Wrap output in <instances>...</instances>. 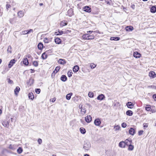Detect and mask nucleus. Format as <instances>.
Instances as JSON below:
<instances>
[{
    "mask_svg": "<svg viewBox=\"0 0 156 156\" xmlns=\"http://www.w3.org/2000/svg\"><path fill=\"white\" fill-rule=\"evenodd\" d=\"M119 146L121 147L124 148L125 146V143L124 142L122 141L119 143Z\"/></svg>",
    "mask_w": 156,
    "mask_h": 156,
    "instance_id": "17",
    "label": "nucleus"
},
{
    "mask_svg": "<svg viewBox=\"0 0 156 156\" xmlns=\"http://www.w3.org/2000/svg\"><path fill=\"white\" fill-rule=\"evenodd\" d=\"M23 63L26 65H27L29 63L28 59H24Z\"/></svg>",
    "mask_w": 156,
    "mask_h": 156,
    "instance_id": "38",
    "label": "nucleus"
},
{
    "mask_svg": "<svg viewBox=\"0 0 156 156\" xmlns=\"http://www.w3.org/2000/svg\"><path fill=\"white\" fill-rule=\"evenodd\" d=\"M80 131L81 133L83 134H85L86 132V129L83 127H81L80 129Z\"/></svg>",
    "mask_w": 156,
    "mask_h": 156,
    "instance_id": "31",
    "label": "nucleus"
},
{
    "mask_svg": "<svg viewBox=\"0 0 156 156\" xmlns=\"http://www.w3.org/2000/svg\"><path fill=\"white\" fill-rule=\"evenodd\" d=\"M7 51L8 53H12V47L11 46L9 45L8 47Z\"/></svg>",
    "mask_w": 156,
    "mask_h": 156,
    "instance_id": "34",
    "label": "nucleus"
},
{
    "mask_svg": "<svg viewBox=\"0 0 156 156\" xmlns=\"http://www.w3.org/2000/svg\"><path fill=\"white\" fill-rule=\"evenodd\" d=\"M33 65L35 66H37L38 65V63L37 61H34L33 62Z\"/></svg>",
    "mask_w": 156,
    "mask_h": 156,
    "instance_id": "44",
    "label": "nucleus"
},
{
    "mask_svg": "<svg viewBox=\"0 0 156 156\" xmlns=\"http://www.w3.org/2000/svg\"><path fill=\"white\" fill-rule=\"evenodd\" d=\"M91 147L90 142L88 141H85L84 143L83 148L85 150H88Z\"/></svg>",
    "mask_w": 156,
    "mask_h": 156,
    "instance_id": "2",
    "label": "nucleus"
},
{
    "mask_svg": "<svg viewBox=\"0 0 156 156\" xmlns=\"http://www.w3.org/2000/svg\"><path fill=\"white\" fill-rule=\"evenodd\" d=\"M10 7V5L9 4H7L6 6V9H7Z\"/></svg>",
    "mask_w": 156,
    "mask_h": 156,
    "instance_id": "58",
    "label": "nucleus"
},
{
    "mask_svg": "<svg viewBox=\"0 0 156 156\" xmlns=\"http://www.w3.org/2000/svg\"><path fill=\"white\" fill-rule=\"evenodd\" d=\"M37 142L38 144H41L42 143V140L41 139H39L37 140Z\"/></svg>",
    "mask_w": 156,
    "mask_h": 156,
    "instance_id": "48",
    "label": "nucleus"
},
{
    "mask_svg": "<svg viewBox=\"0 0 156 156\" xmlns=\"http://www.w3.org/2000/svg\"><path fill=\"white\" fill-rule=\"evenodd\" d=\"M148 127V125L147 123H144V127Z\"/></svg>",
    "mask_w": 156,
    "mask_h": 156,
    "instance_id": "60",
    "label": "nucleus"
},
{
    "mask_svg": "<svg viewBox=\"0 0 156 156\" xmlns=\"http://www.w3.org/2000/svg\"><path fill=\"white\" fill-rule=\"evenodd\" d=\"M84 11L88 12H90L91 11V9L88 6H85L83 8Z\"/></svg>",
    "mask_w": 156,
    "mask_h": 156,
    "instance_id": "11",
    "label": "nucleus"
},
{
    "mask_svg": "<svg viewBox=\"0 0 156 156\" xmlns=\"http://www.w3.org/2000/svg\"><path fill=\"white\" fill-rule=\"evenodd\" d=\"M98 31H90H90H87V33H90V34H91L92 33H98Z\"/></svg>",
    "mask_w": 156,
    "mask_h": 156,
    "instance_id": "41",
    "label": "nucleus"
},
{
    "mask_svg": "<svg viewBox=\"0 0 156 156\" xmlns=\"http://www.w3.org/2000/svg\"><path fill=\"white\" fill-rule=\"evenodd\" d=\"M149 76L152 78H154L156 77V74L153 71H151L149 73Z\"/></svg>",
    "mask_w": 156,
    "mask_h": 156,
    "instance_id": "7",
    "label": "nucleus"
},
{
    "mask_svg": "<svg viewBox=\"0 0 156 156\" xmlns=\"http://www.w3.org/2000/svg\"><path fill=\"white\" fill-rule=\"evenodd\" d=\"M79 68V67L78 66H75L73 68V71L74 72L76 73L78 71Z\"/></svg>",
    "mask_w": 156,
    "mask_h": 156,
    "instance_id": "21",
    "label": "nucleus"
},
{
    "mask_svg": "<svg viewBox=\"0 0 156 156\" xmlns=\"http://www.w3.org/2000/svg\"><path fill=\"white\" fill-rule=\"evenodd\" d=\"M27 31L28 34H29L31 32L33 33V30L32 29H30V30H27Z\"/></svg>",
    "mask_w": 156,
    "mask_h": 156,
    "instance_id": "51",
    "label": "nucleus"
},
{
    "mask_svg": "<svg viewBox=\"0 0 156 156\" xmlns=\"http://www.w3.org/2000/svg\"><path fill=\"white\" fill-rule=\"evenodd\" d=\"M151 109L150 106L149 105H147L145 107L146 110L148 111H150Z\"/></svg>",
    "mask_w": 156,
    "mask_h": 156,
    "instance_id": "40",
    "label": "nucleus"
},
{
    "mask_svg": "<svg viewBox=\"0 0 156 156\" xmlns=\"http://www.w3.org/2000/svg\"><path fill=\"white\" fill-rule=\"evenodd\" d=\"M13 19H10L9 20V21L10 23L11 24L12 23V22H13Z\"/></svg>",
    "mask_w": 156,
    "mask_h": 156,
    "instance_id": "61",
    "label": "nucleus"
},
{
    "mask_svg": "<svg viewBox=\"0 0 156 156\" xmlns=\"http://www.w3.org/2000/svg\"><path fill=\"white\" fill-rule=\"evenodd\" d=\"M83 39L85 40H90L94 39V36L93 34L90 35L88 34H83L82 36Z\"/></svg>",
    "mask_w": 156,
    "mask_h": 156,
    "instance_id": "1",
    "label": "nucleus"
},
{
    "mask_svg": "<svg viewBox=\"0 0 156 156\" xmlns=\"http://www.w3.org/2000/svg\"><path fill=\"white\" fill-rule=\"evenodd\" d=\"M126 126V124L125 122H123L122 124V126L123 128H125Z\"/></svg>",
    "mask_w": 156,
    "mask_h": 156,
    "instance_id": "47",
    "label": "nucleus"
},
{
    "mask_svg": "<svg viewBox=\"0 0 156 156\" xmlns=\"http://www.w3.org/2000/svg\"><path fill=\"white\" fill-rule=\"evenodd\" d=\"M128 146V150L129 151H132L134 149V146L131 144H129Z\"/></svg>",
    "mask_w": 156,
    "mask_h": 156,
    "instance_id": "33",
    "label": "nucleus"
},
{
    "mask_svg": "<svg viewBox=\"0 0 156 156\" xmlns=\"http://www.w3.org/2000/svg\"><path fill=\"white\" fill-rule=\"evenodd\" d=\"M133 55L134 57L136 58H139L140 57L141 54L138 52L136 51L134 52Z\"/></svg>",
    "mask_w": 156,
    "mask_h": 156,
    "instance_id": "10",
    "label": "nucleus"
},
{
    "mask_svg": "<svg viewBox=\"0 0 156 156\" xmlns=\"http://www.w3.org/2000/svg\"><path fill=\"white\" fill-rule=\"evenodd\" d=\"M120 38L119 37H112L110 38L111 40L119 41L120 40Z\"/></svg>",
    "mask_w": 156,
    "mask_h": 156,
    "instance_id": "28",
    "label": "nucleus"
},
{
    "mask_svg": "<svg viewBox=\"0 0 156 156\" xmlns=\"http://www.w3.org/2000/svg\"><path fill=\"white\" fill-rule=\"evenodd\" d=\"M44 41L45 43H48L49 40L47 38H45L44 40Z\"/></svg>",
    "mask_w": 156,
    "mask_h": 156,
    "instance_id": "46",
    "label": "nucleus"
},
{
    "mask_svg": "<svg viewBox=\"0 0 156 156\" xmlns=\"http://www.w3.org/2000/svg\"><path fill=\"white\" fill-rule=\"evenodd\" d=\"M37 47L40 50H41L43 47V44L41 42L39 43L38 44Z\"/></svg>",
    "mask_w": 156,
    "mask_h": 156,
    "instance_id": "30",
    "label": "nucleus"
},
{
    "mask_svg": "<svg viewBox=\"0 0 156 156\" xmlns=\"http://www.w3.org/2000/svg\"><path fill=\"white\" fill-rule=\"evenodd\" d=\"M153 97L154 100L156 101V94H154L153 95Z\"/></svg>",
    "mask_w": 156,
    "mask_h": 156,
    "instance_id": "59",
    "label": "nucleus"
},
{
    "mask_svg": "<svg viewBox=\"0 0 156 156\" xmlns=\"http://www.w3.org/2000/svg\"><path fill=\"white\" fill-rule=\"evenodd\" d=\"M29 98L31 100H33L34 98V96L33 93H30L28 94Z\"/></svg>",
    "mask_w": 156,
    "mask_h": 156,
    "instance_id": "32",
    "label": "nucleus"
},
{
    "mask_svg": "<svg viewBox=\"0 0 156 156\" xmlns=\"http://www.w3.org/2000/svg\"><path fill=\"white\" fill-rule=\"evenodd\" d=\"M16 61L15 59H12L11 60L8 64V67L9 68H11L13 65L15 63Z\"/></svg>",
    "mask_w": 156,
    "mask_h": 156,
    "instance_id": "4",
    "label": "nucleus"
},
{
    "mask_svg": "<svg viewBox=\"0 0 156 156\" xmlns=\"http://www.w3.org/2000/svg\"><path fill=\"white\" fill-rule=\"evenodd\" d=\"M64 34V30L62 31V30H58V32H55V34L57 35H61V34Z\"/></svg>",
    "mask_w": 156,
    "mask_h": 156,
    "instance_id": "26",
    "label": "nucleus"
},
{
    "mask_svg": "<svg viewBox=\"0 0 156 156\" xmlns=\"http://www.w3.org/2000/svg\"><path fill=\"white\" fill-rule=\"evenodd\" d=\"M125 29L126 31H131L133 30V27L132 26H127Z\"/></svg>",
    "mask_w": 156,
    "mask_h": 156,
    "instance_id": "18",
    "label": "nucleus"
},
{
    "mask_svg": "<svg viewBox=\"0 0 156 156\" xmlns=\"http://www.w3.org/2000/svg\"><path fill=\"white\" fill-rule=\"evenodd\" d=\"M60 69V67L59 66L56 67L55 70L53 71V73H52L51 75V77L53 78V75L54 76L55 74L59 71Z\"/></svg>",
    "mask_w": 156,
    "mask_h": 156,
    "instance_id": "3",
    "label": "nucleus"
},
{
    "mask_svg": "<svg viewBox=\"0 0 156 156\" xmlns=\"http://www.w3.org/2000/svg\"><path fill=\"white\" fill-rule=\"evenodd\" d=\"M120 128V126H115L114 128L115 130H119Z\"/></svg>",
    "mask_w": 156,
    "mask_h": 156,
    "instance_id": "50",
    "label": "nucleus"
},
{
    "mask_svg": "<svg viewBox=\"0 0 156 156\" xmlns=\"http://www.w3.org/2000/svg\"><path fill=\"white\" fill-rule=\"evenodd\" d=\"M105 98V95L104 94H101L98 96L97 98V99L98 100L101 101L103 100Z\"/></svg>",
    "mask_w": 156,
    "mask_h": 156,
    "instance_id": "12",
    "label": "nucleus"
},
{
    "mask_svg": "<svg viewBox=\"0 0 156 156\" xmlns=\"http://www.w3.org/2000/svg\"><path fill=\"white\" fill-rule=\"evenodd\" d=\"M129 139H126L125 141H124L125 143V145H126L127 146L129 145Z\"/></svg>",
    "mask_w": 156,
    "mask_h": 156,
    "instance_id": "42",
    "label": "nucleus"
},
{
    "mask_svg": "<svg viewBox=\"0 0 156 156\" xmlns=\"http://www.w3.org/2000/svg\"><path fill=\"white\" fill-rule=\"evenodd\" d=\"M73 72L72 71V70H71L70 71H69L67 73V75L69 77H70L72 76V74H73Z\"/></svg>",
    "mask_w": 156,
    "mask_h": 156,
    "instance_id": "39",
    "label": "nucleus"
},
{
    "mask_svg": "<svg viewBox=\"0 0 156 156\" xmlns=\"http://www.w3.org/2000/svg\"><path fill=\"white\" fill-rule=\"evenodd\" d=\"M151 111L152 112V113L155 112H156L155 110H154V109L153 110L152 109H151Z\"/></svg>",
    "mask_w": 156,
    "mask_h": 156,
    "instance_id": "64",
    "label": "nucleus"
},
{
    "mask_svg": "<svg viewBox=\"0 0 156 156\" xmlns=\"http://www.w3.org/2000/svg\"><path fill=\"white\" fill-rule=\"evenodd\" d=\"M17 151L18 153L20 154L22 153L23 151V149L21 147H19L17 149Z\"/></svg>",
    "mask_w": 156,
    "mask_h": 156,
    "instance_id": "35",
    "label": "nucleus"
},
{
    "mask_svg": "<svg viewBox=\"0 0 156 156\" xmlns=\"http://www.w3.org/2000/svg\"><path fill=\"white\" fill-rule=\"evenodd\" d=\"M151 87L153 89H156V86L153 85H151L148 87Z\"/></svg>",
    "mask_w": 156,
    "mask_h": 156,
    "instance_id": "54",
    "label": "nucleus"
},
{
    "mask_svg": "<svg viewBox=\"0 0 156 156\" xmlns=\"http://www.w3.org/2000/svg\"><path fill=\"white\" fill-rule=\"evenodd\" d=\"M126 105L127 107L130 108H132L133 107V104L131 102H128L126 103Z\"/></svg>",
    "mask_w": 156,
    "mask_h": 156,
    "instance_id": "13",
    "label": "nucleus"
},
{
    "mask_svg": "<svg viewBox=\"0 0 156 156\" xmlns=\"http://www.w3.org/2000/svg\"><path fill=\"white\" fill-rule=\"evenodd\" d=\"M58 62L59 64L62 65H64L66 63V62L64 59H59Z\"/></svg>",
    "mask_w": 156,
    "mask_h": 156,
    "instance_id": "15",
    "label": "nucleus"
},
{
    "mask_svg": "<svg viewBox=\"0 0 156 156\" xmlns=\"http://www.w3.org/2000/svg\"><path fill=\"white\" fill-rule=\"evenodd\" d=\"M88 96L90 98H93L94 96V93L92 92H89L88 94Z\"/></svg>",
    "mask_w": 156,
    "mask_h": 156,
    "instance_id": "37",
    "label": "nucleus"
},
{
    "mask_svg": "<svg viewBox=\"0 0 156 156\" xmlns=\"http://www.w3.org/2000/svg\"><path fill=\"white\" fill-rule=\"evenodd\" d=\"M2 124L5 127H8L9 126V123L6 120L3 121L2 122Z\"/></svg>",
    "mask_w": 156,
    "mask_h": 156,
    "instance_id": "16",
    "label": "nucleus"
},
{
    "mask_svg": "<svg viewBox=\"0 0 156 156\" xmlns=\"http://www.w3.org/2000/svg\"><path fill=\"white\" fill-rule=\"evenodd\" d=\"M67 15L69 16H71L73 14V10L71 8L69 9L67 11Z\"/></svg>",
    "mask_w": 156,
    "mask_h": 156,
    "instance_id": "5",
    "label": "nucleus"
},
{
    "mask_svg": "<svg viewBox=\"0 0 156 156\" xmlns=\"http://www.w3.org/2000/svg\"><path fill=\"white\" fill-rule=\"evenodd\" d=\"M126 114L127 115L131 116L133 115V112L131 110H128L126 111Z\"/></svg>",
    "mask_w": 156,
    "mask_h": 156,
    "instance_id": "29",
    "label": "nucleus"
},
{
    "mask_svg": "<svg viewBox=\"0 0 156 156\" xmlns=\"http://www.w3.org/2000/svg\"><path fill=\"white\" fill-rule=\"evenodd\" d=\"M151 12L154 13L156 12V7L155 6H152L150 9Z\"/></svg>",
    "mask_w": 156,
    "mask_h": 156,
    "instance_id": "24",
    "label": "nucleus"
},
{
    "mask_svg": "<svg viewBox=\"0 0 156 156\" xmlns=\"http://www.w3.org/2000/svg\"><path fill=\"white\" fill-rule=\"evenodd\" d=\"M35 91L37 94H39L41 91V90L40 89H36L35 90Z\"/></svg>",
    "mask_w": 156,
    "mask_h": 156,
    "instance_id": "45",
    "label": "nucleus"
},
{
    "mask_svg": "<svg viewBox=\"0 0 156 156\" xmlns=\"http://www.w3.org/2000/svg\"><path fill=\"white\" fill-rule=\"evenodd\" d=\"M64 34H65V33L68 34L69 33L71 32V31L70 30H68L65 29L64 30Z\"/></svg>",
    "mask_w": 156,
    "mask_h": 156,
    "instance_id": "43",
    "label": "nucleus"
},
{
    "mask_svg": "<svg viewBox=\"0 0 156 156\" xmlns=\"http://www.w3.org/2000/svg\"><path fill=\"white\" fill-rule=\"evenodd\" d=\"M48 51L43 53L41 56L42 58L44 59L47 58L48 57Z\"/></svg>",
    "mask_w": 156,
    "mask_h": 156,
    "instance_id": "9",
    "label": "nucleus"
},
{
    "mask_svg": "<svg viewBox=\"0 0 156 156\" xmlns=\"http://www.w3.org/2000/svg\"><path fill=\"white\" fill-rule=\"evenodd\" d=\"M90 67L91 69H94V68L96 66V65L94 64V63H91L90 64Z\"/></svg>",
    "mask_w": 156,
    "mask_h": 156,
    "instance_id": "36",
    "label": "nucleus"
},
{
    "mask_svg": "<svg viewBox=\"0 0 156 156\" xmlns=\"http://www.w3.org/2000/svg\"><path fill=\"white\" fill-rule=\"evenodd\" d=\"M55 101V98H53L51 101V100H50V101H51L52 102H54Z\"/></svg>",
    "mask_w": 156,
    "mask_h": 156,
    "instance_id": "63",
    "label": "nucleus"
},
{
    "mask_svg": "<svg viewBox=\"0 0 156 156\" xmlns=\"http://www.w3.org/2000/svg\"><path fill=\"white\" fill-rule=\"evenodd\" d=\"M55 41L56 44H59L61 43V40L59 38H57L55 39Z\"/></svg>",
    "mask_w": 156,
    "mask_h": 156,
    "instance_id": "25",
    "label": "nucleus"
},
{
    "mask_svg": "<svg viewBox=\"0 0 156 156\" xmlns=\"http://www.w3.org/2000/svg\"><path fill=\"white\" fill-rule=\"evenodd\" d=\"M24 14L22 11H20L18 12V15L19 17H21L23 16Z\"/></svg>",
    "mask_w": 156,
    "mask_h": 156,
    "instance_id": "22",
    "label": "nucleus"
},
{
    "mask_svg": "<svg viewBox=\"0 0 156 156\" xmlns=\"http://www.w3.org/2000/svg\"><path fill=\"white\" fill-rule=\"evenodd\" d=\"M20 90V88L19 87H16L14 90V93L16 95H17Z\"/></svg>",
    "mask_w": 156,
    "mask_h": 156,
    "instance_id": "19",
    "label": "nucleus"
},
{
    "mask_svg": "<svg viewBox=\"0 0 156 156\" xmlns=\"http://www.w3.org/2000/svg\"><path fill=\"white\" fill-rule=\"evenodd\" d=\"M128 141L129 142V144H131L132 143V140L130 139H129Z\"/></svg>",
    "mask_w": 156,
    "mask_h": 156,
    "instance_id": "57",
    "label": "nucleus"
},
{
    "mask_svg": "<svg viewBox=\"0 0 156 156\" xmlns=\"http://www.w3.org/2000/svg\"><path fill=\"white\" fill-rule=\"evenodd\" d=\"M144 131L143 130H140L138 132V134L139 135H141L142 134Z\"/></svg>",
    "mask_w": 156,
    "mask_h": 156,
    "instance_id": "53",
    "label": "nucleus"
},
{
    "mask_svg": "<svg viewBox=\"0 0 156 156\" xmlns=\"http://www.w3.org/2000/svg\"><path fill=\"white\" fill-rule=\"evenodd\" d=\"M131 7L133 9H135V5L134 4H133V5H132L131 6Z\"/></svg>",
    "mask_w": 156,
    "mask_h": 156,
    "instance_id": "62",
    "label": "nucleus"
},
{
    "mask_svg": "<svg viewBox=\"0 0 156 156\" xmlns=\"http://www.w3.org/2000/svg\"><path fill=\"white\" fill-rule=\"evenodd\" d=\"M61 80L63 82L66 81L67 80V78L66 75H62L61 77Z\"/></svg>",
    "mask_w": 156,
    "mask_h": 156,
    "instance_id": "20",
    "label": "nucleus"
},
{
    "mask_svg": "<svg viewBox=\"0 0 156 156\" xmlns=\"http://www.w3.org/2000/svg\"><path fill=\"white\" fill-rule=\"evenodd\" d=\"M135 130L133 128H131L129 130V134L132 135H133L135 133Z\"/></svg>",
    "mask_w": 156,
    "mask_h": 156,
    "instance_id": "14",
    "label": "nucleus"
},
{
    "mask_svg": "<svg viewBox=\"0 0 156 156\" xmlns=\"http://www.w3.org/2000/svg\"><path fill=\"white\" fill-rule=\"evenodd\" d=\"M105 2L108 5H110V0H104Z\"/></svg>",
    "mask_w": 156,
    "mask_h": 156,
    "instance_id": "52",
    "label": "nucleus"
},
{
    "mask_svg": "<svg viewBox=\"0 0 156 156\" xmlns=\"http://www.w3.org/2000/svg\"><path fill=\"white\" fill-rule=\"evenodd\" d=\"M85 120L87 122H90L92 120V117L90 115H88L85 117Z\"/></svg>",
    "mask_w": 156,
    "mask_h": 156,
    "instance_id": "8",
    "label": "nucleus"
},
{
    "mask_svg": "<svg viewBox=\"0 0 156 156\" xmlns=\"http://www.w3.org/2000/svg\"><path fill=\"white\" fill-rule=\"evenodd\" d=\"M67 24V22L64 21L61 22L60 23V25L61 27H62L63 26H66Z\"/></svg>",
    "mask_w": 156,
    "mask_h": 156,
    "instance_id": "27",
    "label": "nucleus"
},
{
    "mask_svg": "<svg viewBox=\"0 0 156 156\" xmlns=\"http://www.w3.org/2000/svg\"><path fill=\"white\" fill-rule=\"evenodd\" d=\"M22 34H28L27 30L23 31L22 32Z\"/></svg>",
    "mask_w": 156,
    "mask_h": 156,
    "instance_id": "49",
    "label": "nucleus"
},
{
    "mask_svg": "<svg viewBox=\"0 0 156 156\" xmlns=\"http://www.w3.org/2000/svg\"><path fill=\"white\" fill-rule=\"evenodd\" d=\"M101 123V121L99 119H96L94 121V124L96 126H99Z\"/></svg>",
    "mask_w": 156,
    "mask_h": 156,
    "instance_id": "6",
    "label": "nucleus"
},
{
    "mask_svg": "<svg viewBox=\"0 0 156 156\" xmlns=\"http://www.w3.org/2000/svg\"><path fill=\"white\" fill-rule=\"evenodd\" d=\"M8 82L9 83L12 84L13 83V81L9 79L8 80Z\"/></svg>",
    "mask_w": 156,
    "mask_h": 156,
    "instance_id": "55",
    "label": "nucleus"
},
{
    "mask_svg": "<svg viewBox=\"0 0 156 156\" xmlns=\"http://www.w3.org/2000/svg\"><path fill=\"white\" fill-rule=\"evenodd\" d=\"M81 112H84V113L85 114L86 112V110L85 108H82L81 109Z\"/></svg>",
    "mask_w": 156,
    "mask_h": 156,
    "instance_id": "56",
    "label": "nucleus"
},
{
    "mask_svg": "<svg viewBox=\"0 0 156 156\" xmlns=\"http://www.w3.org/2000/svg\"><path fill=\"white\" fill-rule=\"evenodd\" d=\"M73 95L72 93H70L67 94L66 96V98L67 100H69L70 99L71 96Z\"/></svg>",
    "mask_w": 156,
    "mask_h": 156,
    "instance_id": "23",
    "label": "nucleus"
}]
</instances>
